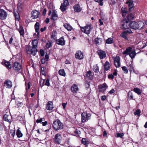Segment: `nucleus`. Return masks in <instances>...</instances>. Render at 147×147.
Masks as SVG:
<instances>
[{"instance_id":"aec40b11","label":"nucleus","mask_w":147,"mask_h":147,"mask_svg":"<svg viewBox=\"0 0 147 147\" xmlns=\"http://www.w3.org/2000/svg\"><path fill=\"white\" fill-rule=\"evenodd\" d=\"M53 108V103L51 101H48L47 104L46 109L48 110H52Z\"/></svg>"},{"instance_id":"6ab92c4d","label":"nucleus","mask_w":147,"mask_h":147,"mask_svg":"<svg viewBox=\"0 0 147 147\" xmlns=\"http://www.w3.org/2000/svg\"><path fill=\"white\" fill-rule=\"evenodd\" d=\"M107 87L108 86L105 83L100 85L99 87V91L101 92H104Z\"/></svg>"},{"instance_id":"1a4fd4ad","label":"nucleus","mask_w":147,"mask_h":147,"mask_svg":"<svg viewBox=\"0 0 147 147\" xmlns=\"http://www.w3.org/2000/svg\"><path fill=\"white\" fill-rule=\"evenodd\" d=\"M75 58L79 60H81L84 58L83 53L80 51H77L75 54Z\"/></svg>"},{"instance_id":"5701e85b","label":"nucleus","mask_w":147,"mask_h":147,"mask_svg":"<svg viewBox=\"0 0 147 147\" xmlns=\"http://www.w3.org/2000/svg\"><path fill=\"white\" fill-rule=\"evenodd\" d=\"M58 17L55 11L52 13L51 19L53 20L57 19Z\"/></svg>"},{"instance_id":"c756f323","label":"nucleus","mask_w":147,"mask_h":147,"mask_svg":"<svg viewBox=\"0 0 147 147\" xmlns=\"http://www.w3.org/2000/svg\"><path fill=\"white\" fill-rule=\"evenodd\" d=\"M110 65L109 62L107 61L105 62L104 65V68L105 70L108 71L110 68Z\"/></svg>"},{"instance_id":"0e129e2a","label":"nucleus","mask_w":147,"mask_h":147,"mask_svg":"<svg viewBox=\"0 0 147 147\" xmlns=\"http://www.w3.org/2000/svg\"><path fill=\"white\" fill-rule=\"evenodd\" d=\"M67 105V103H63L62 104V106H63V108L64 109H65V108L66 107V106Z\"/></svg>"},{"instance_id":"9b49d317","label":"nucleus","mask_w":147,"mask_h":147,"mask_svg":"<svg viewBox=\"0 0 147 147\" xmlns=\"http://www.w3.org/2000/svg\"><path fill=\"white\" fill-rule=\"evenodd\" d=\"M115 65L117 67H119L120 66V58L119 56H117L114 59Z\"/></svg>"},{"instance_id":"20e7f679","label":"nucleus","mask_w":147,"mask_h":147,"mask_svg":"<svg viewBox=\"0 0 147 147\" xmlns=\"http://www.w3.org/2000/svg\"><path fill=\"white\" fill-rule=\"evenodd\" d=\"M93 28L91 25L90 24L84 27H81L80 29L82 32L88 34H89L92 29Z\"/></svg>"},{"instance_id":"603ef678","label":"nucleus","mask_w":147,"mask_h":147,"mask_svg":"<svg viewBox=\"0 0 147 147\" xmlns=\"http://www.w3.org/2000/svg\"><path fill=\"white\" fill-rule=\"evenodd\" d=\"M124 136V134L123 133H117L116 137L117 138L120 137L122 138Z\"/></svg>"},{"instance_id":"052dcab7","label":"nucleus","mask_w":147,"mask_h":147,"mask_svg":"<svg viewBox=\"0 0 147 147\" xmlns=\"http://www.w3.org/2000/svg\"><path fill=\"white\" fill-rule=\"evenodd\" d=\"M30 84L29 82H28V86H26V90H27V89H29L30 88Z\"/></svg>"},{"instance_id":"864d4df0","label":"nucleus","mask_w":147,"mask_h":147,"mask_svg":"<svg viewBox=\"0 0 147 147\" xmlns=\"http://www.w3.org/2000/svg\"><path fill=\"white\" fill-rule=\"evenodd\" d=\"M45 85L47 86H50V84L49 83V79H47L46 80Z\"/></svg>"},{"instance_id":"7c9ffc66","label":"nucleus","mask_w":147,"mask_h":147,"mask_svg":"<svg viewBox=\"0 0 147 147\" xmlns=\"http://www.w3.org/2000/svg\"><path fill=\"white\" fill-rule=\"evenodd\" d=\"M121 11L122 13V15L123 17H125L126 15L127 12L126 8H121Z\"/></svg>"},{"instance_id":"49530a36","label":"nucleus","mask_w":147,"mask_h":147,"mask_svg":"<svg viewBox=\"0 0 147 147\" xmlns=\"http://www.w3.org/2000/svg\"><path fill=\"white\" fill-rule=\"evenodd\" d=\"M141 113V111L140 109L137 110L136 112H134V114L135 115H137L138 116H139Z\"/></svg>"},{"instance_id":"72a5a7b5","label":"nucleus","mask_w":147,"mask_h":147,"mask_svg":"<svg viewBox=\"0 0 147 147\" xmlns=\"http://www.w3.org/2000/svg\"><path fill=\"white\" fill-rule=\"evenodd\" d=\"M133 91L138 95H140L142 93L141 90L138 88H134Z\"/></svg>"},{"instance_id":"4d7b16f0","label":"nucleus","mask_w":147,"mask_h":147,"mask_svg":"<svg viewBox=\"0 0 147 147\" xmlns=\"http://www.w3.org/2000/svg\"><path fill=\"white\" fill-rule=\"evenodd\" d=\"M45 80H41L40 82V85L41 86H43V84L45 82Z\"/></svg>"},{"instance_id":"a211bd4d","label":"nucleus","mask_w":147,"mask_h":147,"mask_svg":"<svg viewBox=\"0 0 147 147\" xmlns=\"http://www.w3.org/2000/svg\"><path fill=\"white\" fill-rule=\"evenodd\" d=\"M39 13L36 10H34L32 12V17L33 19H35L38 17Z\"/></svg>"},{"instance_id":"79ce46f5","label":"nucleus","mask_w":147,"mask_h":147,"mask_svg":"<svg viewBox=\"0 0 147 147\" xmlns=\"http://www.w3.org/2000/svg\"><path fill=\"white\" fill-rule=\"evenodd\" d=\"M106 42L107 44H111L113 43V40L112 38H109L106 40Z\"/></svg>"},{"instance_id":"393cba45","label":"nucleus","mask_w":147,"mask_h":147,"mask_svg":"<svg viewBox=\"0 0 147 147\" xmlns=\"http://www.w3.org/2000/svg\"><path fill=\"white\" fill-rule=\"evenodd\" d=\"M1 63L3 65L4 64L6 67L7 69H10L11 68V65L10 63L8 61H5L4 63L3 62H2Z\"/></svg>"},{"instance_id":"dca6fc26","label":"nucleus","mask_w":147,"mask_h":147,"mask_svg":"<svg viewBox=\"0 0 147 147\" xmlns=\"http://www.w3.org/2000/svg\"><path fill=\"white\" fill-rule=\"evenodd\" d=\"M126 3L128 4V6L129 7V11H132L134 8V5L133 1L131 0L128 1Z\"/></svg>"},{"instance_id":"9d476101","label":"nucleus","mask_w":147,"mask_h":147,"mask_svg":"<svg viewBox=\"0 0 147 147\" xmlns=\"http://www.w3.org/2000/svg\"><path fill=\"white\" fill-rule=\"evenodd\" d=\"M12 67L14 70L18 71L22 68V66L20 63L16 62L13 63Z\"/></svg>"},{"instance_id":"f257e3e1","label":"nucleus","mask_w":147,"mask_h":147,"mask_svg":"<svg viewBox=\"0 0 147 147\" xmlns=\"http://www.w3.org/2000/svg\"><path fill=\"white\" fill-rule=\"evenodd\" d=\"M144 23L141 21L137 22L135 21H131L129 24L130 27L133 29H139L142 27L144 26Z\"/></svg>"},{"instance_id":"f704fd0d","label":"nucleus","mask_w":147,"mask_h":147,"mask_svg":"<svg viewBox=\"0 0 147 147\" xmlns=\"http://www.w3.org/2000/svg\"><path fill=\"white\" fill-rule=\"evenodd\" d=\"M16 135L19 138L22 137L23 136L22 134L19 129L17 130Z\"/></svg>"},{"instance_id":"4be33fe9","label":"nucleus","mask_w":147,"mask_h":147,"mask_svg":"<svg viewBox=\"0 0 147 147\" xmlns=\"http://www.w3.org/2000/svg\"><path fill=\"white\" fill-rule=\"evenodd\" d=\"M74 10L75 11L79 12L81 11V9L80 8L79 5L78 4H76L74 6Z\"/></svg>"},{"instance_id":"de8ad7c7","label":"nucleus","mask_w":147,"mask_h":147,"mask_svg":"<svg viewBox=\"0 0 147 147\" xmlns=\"http://www.w3.org/2000/svg\"><path fill=\"white\" fill-rule=\"evenodd\" d=\"M51 43L49 41H48L46 43V46L47 48H49L51 46Z\"/></svg>"},{"instance_id":"7ed1b4c3","label":"nucleus","mask_w":147,"mask_h":147,"mask_svg":"<svg viewBox=\"0 0 147 147\" xmlns=\"http://www.w3.org/2000/svg\"><path fill=\"white\" fill-rule=\"evenodd\" d=\"M91 114L90 113L84 112L81 114V122L82 123H85L87 122L91 119Z\"/></svg>"},{"instance_id":"a878e982","label":"nucleus","mask_w":147,"mask_h":147,"mask_svg":"<svg viewBox=\"0 0 147 147\" xmlns=\"http://www.w3.org/2000/svg\"><path fill=\"white\" fill-rule=\"evenodd\" d=\"M38 43V41L37 39H34L33 40L32 44V47L33 48H35V49H37L36 48L37 47V44Z\"/></svg>"},{"instance_id":"58836bf2","label":"nucleus","mask_w":147,"mask_h":147,"mask_svg":"<svg viewBox=\"0 0 147 147\" xmlns=\"http://www.w3.org/2000/svg\"><path fill=\"white\" fill-rule=\"evenodd\" d=\"M93 70L95 73H98L99 71V69L98 66L96 65L93 66Z\"/></svg>"},{"instance_id":"e2e57ef3","label":"nucleus","mask_w":147,"mask_h":147,"mask_svg":"<svg viewBox=\"0 0 147 147\" xmlns=\"http://www.w3.org/2000/svg\"><path fill=\"white\" fill-rule=\"evenodd\" d=\"M106 96H102L101 97V99L102 100H105L106 99Z\"/></svg>"},{"instance_id":"39448f33","label":"nucleus","mask_w":147,"mask_h":147,"mask_svg":"<svg viewBox=\"0 0 147 147\" xmlns=\"http://www.w3.org/2000/svg\"><path fill=\"white\" fill-rule=\"evenodd\" d=\"M26 52L27 54L32 55L34 56L35 55L37 51V49H35L33 47L31 48L30 45H28L26 47Z\"/></svg>"},{"instance_id":"473e14b6","label":"nucleus","mask_w":147,"mask_h":147,"mask_svg":"<svg viewBox=\"0 0 147 147\" xmlns=\"http://www.w3.org/2000/svg\"><path fill=\"white\" fill-rule=\"evenodd\" d=\"M64 26L69 31H71L72 29L71 26L68 24H64Z\"/></svg>"},{"instance_id":"b1692460","label":"nucleus","mask_w":147,"mask_h":147,"mask_svg":"<svg viewBox=\"0 0 147 147\" xmlns=\"http://www.w3.org/2000/svg\"><path fill=\"white\" fill-rule=\"evenodd\" d=\"M131 48L129 47L126 48L125 50L124 51L123 53V55H129L130 52L131 51Z\"/></svg>"},{"instance_id":"37998d69","label":"nucleus","mask_w":147,"mask_h":147,"mask_svg":"<svg viewBox=\"0 0 147 147\" xmlns=\"http://www.w3.org/2000/svg\"><path fill=\"white\" fill-rule=\"evenodd\" d=\"M10 117V116L6 114H5L3 116V119L4 120L7 121H9V119Z\"/></svg>"},{"instance_id":"2f4dec72","label":"nucleus","mask_w":147,"mask_h":147,"mask_svg":"<svg viewBox=\"0 0 147 147\" xmlns=\"http://www.w3.org/2000/svg\"><path fill=\"white\" fill-rule=\"evenodd\" d=\"M20 34L21 36H23L24 33V30L23 28V27L22 26H20L19 28L18 29Z\"/></svg>"},{"instance_id":"13d9d810","label":"nucleus","mask_w":147,"mask_h":147,"mask_svg":"<svg viewBox=\"0 0 147 147\" xmlns=\"http://www.w3.org/2000/svg\"><path fill=\"white\" fill-rule=\"evenodd\" d=\"M46 61V60H45V58H43L41 60V63L42 64H44L45 63Z\"/></svg>"},{"instance_id":"3c124183","label":"nucleus","mask_w":147,"mask_h":147,"mask_svg":"<svg viewBox=\"0 0 147 147\" xmlns=\"http://www.w3.org/2000/svg\"><path fill=\"white\" fill-rule=\"evenodd\" d=\"M10 133L11 135L13 137L15 134V130L12 129L10 130Z\"/></svg>"},{"instance_id":"c9c22d12","label":"nucleus","mask_w":147,"mask_h":147,"mask_svg":"<svg viewBox=\"0 0 147 147\" xmlns=\"http://www.w3.org/2000/svg\"><path fill=\"white\" fill-rule=\"evenodd\" d=\"M134 18V15L132 13H130L128 14L127 16V20H128L129 21V20L133 19Z\"/></svg>"},{"instance_id":"a18cd8bd","label":"nucleus","mask_w":147,"mask_h":147,"mask_svg":"<svg viewBox=\"0 0 147 147\" xmlns=\"http://www.w3.org/2000/svg\"><path fill=\"white\" fill-rule=\"evenodd\" d=\"M94 1L99 3V5L100 6H102L103 5V2L102 0H94Z\"/></svg>"},{"instance_id":"6e6d98bb","label":"nucleus","mask_w":147,"mask_h":147,"mask_svg":"<svg viewBox=\"0 0 147 147\" xmlns=\"http://www.w3.org/2000/svg\"><path fill=\"white\" fill-rule=\"evenodd\" d=\"M40 54L41 56L42 57L44 55V51L42 49H40Z\"/></svg>"},{"instance_id":"f3484780","label":"nucleus","mask_w":147,"mask_h":147,"mask_svg":"<svg viewBox=\"0 0 147 147\" xmlns=\"http://www.w3.org/2000/svg\"><path fill=\"white\" fill-rule=\"evenodd\" d=\"M4 86L7 88H10L12 86L11 82L10 80H6L4 83Z\"/></svg>"},{"instance_id":"09e8293b","label":"nucleus","mask_w":147,"mask_h":147,"mask_svg":"<svg viewBox=\"0 0 147 147\" xmlns=\"http://www.w3.org/2000/svg\"><path fill=\"white\" fill-rule=\"evenodd\" d=\"M40 73L42 74L43 75H45V71L44 70V68L43 67H41V70H40Z\"/></svg>"},{"instance_id":"2eb2a0df","label":"nucleus","mask_w":147,"mask_h":147,"mask_svg":"<svg viewBox=\"0 0 147 147\" xmlns=\"http://www.w3.org/2000/svg\"><path fill=\"white\" fill-rule=\"evenodd\" d=\"M7 14L6 12L3 9L0 10V18L1 20L5 19L7 17Z\"/></svg>"},{"instance_id":"c03bdc74","label":"nucleus","mask_w":147,"mask_h":147,"mask_svg":"<svg viewBox=\"0 0 147 147\" xmlns=\"http://www.w3.org/2000/svg\"><path fill=\"white\" fill-rule=\"evenodd\" d=\"M128 98L131 99H133V96L132 93L131 91H129L128 94Z\"/></svg>"},{"instance_id":"8fccbe9b","label":"nucleus","mask_w":147,"mask_h":147,"mask_svg":"<svg viewBox=\"0 0 147 147\" xmlns=\"http://www.w3.org/2000/svg\"><path fill=\"white\" fill-rule=\"evenodd\" d=\"M122 70L125 71V72L127 74L128 73V70L127 68L125 66H123L122 67Z\"/></svg>"},{"instance_id":"c85d7f7f","label":"nucleus","mask_w":147,"mask_h":147,"mask_svg":"<svg viewBox=\"0 0 147 147\" xmlns=\"http://www.w3.org/2000/svg\"><path fill=\"white\" fill-rule=\"evenodd\" d=\"M86 77L90 80H92L93 78L92 75V72L90 71H88L86 74Z\"/></svg>"},{"instance_id":"774afa93","label":"nucleus","mask_w":147,"mask_h":147,"mask_svg":"<svg viewBox=\"0 0 147 147\" xmlns=\"http://www.w3.org/2000/svg\"><path fill=\"white\" fill-rule=\"evenodd\" d=\"M115 92V90L114 89H112L109 91V93L110 94H112Z\"/></svg>"},{"instance_id":"f8f14e48","label":"nucleus","mask_w":147,"mask_h":147,"mask_svg":"<svg viewBox=\"0 0 147 147\" xmlns=\"http://www.w3.org/2000/svg\"><path fill=\"white\" fill-rule=\"evenodd\" d=\"M131 32V31L130 29L127 30L123 32L121 34L120 36L126 40H128V38L127 36L128 33H130Z\"/></svg>"},{"instance_id":"cd10ccee","label":"nucleus","mask_w":147,"mask_h":147,"mask_svg":"<svg viewBox=\"0 0 147 147\" xmlns=\"http://www.w3.org/2000/svg\"><path fill=\"white\" fill-rule=\"evenodd\" d=\"M136 53L135 50H134L132 51H131L129 55L131 59H133L136 55Z\"/></svg>"},{"instance_id":"69168bd1","label":"nucleus","mask_w":147,"mask_h":147,"mask_svg":"<svg viewBox=\"0 0 147 147\" xmlns=\"http://www.w3.org/2000/svg\"><path fill=\"white\" fill-rule=\"evenodd\" d=\"M13 40V38H12V37H11L9 40V42L10 44H12V42Z\"/></svg>"},{"instance_id":"680f3d73","label":"nucleus","mask_w":147,"mask_h":147,"mask_svg":"<svg viewBox=\"0 0 147 147\" xmlns=\"http://www.w3.org/2000/svg\"><path fill=\"white\" fill-rule=\"evenodd\" d=\"M46 9L45 8L43 10L42 14V15L43 16H45L46 14Z\"/></svg>"},{"instance_id":"ddd939ff","label":"nucleus","mask_w":147,"mask_h":147,"mask_svg":"<svg viewBox=\"0 0 147 147\" xmlns=\"http://www.w3.org/2000/svg\"><path fill=\"white\" fill-rule=\"evenodd\" d=\"M97 53L101 59H102L106 57V54L105 51L100 50H98Z\"/></svg>"},{"instance_id":"ea45409f","label":"nucleus","mask_w":147,"mask_h":147,"mask_svg":"<svg viewBox=\"0 0 147 147\" xmlns=\"http://www.w3.org/2000/svg\"><path fill=\"white\" fill-rule=\"evenodd\" d=\"M14 15L16 19L19 20L20 18V16L18 12L16 11L14 12Z\"/></svg>"},{"instance_id":"4c0bfd02","label":"nucleus","mask_w":147,"mask_h":147,"mask_svg":"<svg viewBox=\"0 0 147 147\" xmlns=\"http://www.w3.org/2000/svg\"><path fill=\"white\" fill-rule=\"evenodd\" d=\"M39 27V24L38 22H37L35 25V29L36 32H38Z\"/></svg>"},{"instance_id":"f03ea898","label":"nucleus","mask_w":147,"mask_h":147,"mask_svg":"<svg viewBox=\"0 0 147 147\" xmlns=\"http://www.w3.org/2000/svg\"><path fill=\"white\" fill-rule=\"evenodd\" d=\"M53 128L55 131L62 129L63 128V125L59 120H55L52 124Z\"/></svg>"},{"instance_id":"bb28decb","label":"nucleus","mask_w":147,"mask_h":147,"mask_svg":"<svg viewBox=\"0 0 147 147\" xmlns=\"http://www.w3.org/2000/svg\"><path fill=\"white\" fill-rule=\"evenodd\" d=\"M43 121V119L42 118H40V119H38L36 120V122L37 123H42V125L43 126L46 125L47 123V121H45L44 122H42Z\"/></svg>"},{"instance_id":"a19ab883","label":"nucleus","mask_w":147,"mask_h":147,"mask_svg":"<svg viewBox=\"0 0 147 147\" xmlns=\"http://www.w3.org/2000/svg\"><path fill=\"white\" fill-rule=\"evenodd\" d=\"M59 74L62 76H65V73L64 69H60L59 71Z\"/></svg>"},{"instance_id":"4468645a","label":"nucleus","mask_w":147,"mask_h":147,"mask_svg":"<svg viewBox=\"0 0 147 147\" xmlns=\"http://www.w3.org/2000/svg\"><path fill=\"white\" fill-rule=\"evenodd\" d=\"M57 44L63 46L65 44V41L63 37L60 38L56 40Z\"/></svg>"},{"instance_id":"423d86ee","label":"nucleus","mask_w":147,"mask_h":147,"mask_svg":"<svg viewBox=\"0 0 147 147\" xmlns=\"http://www.w3.org/2000/svg\"><path fill=\"white\" fill-rule=\"evenodd\" d=\"M54 142L57 144H60L62 140L61 135L59 133L56 134L54 138Z\"/></svg>"},{"instance_id":"0eeeda50","label":"nucleus","mask_w":147,"mask_h":147,"mask_svg":"<svg viewBox=\"0 0 147 147\" xmlns=\"http://www.w3.org/2000/svg\"><path fill=\"white\" fill-rule=\"evenodd\" d=\"M129 22L128 20H123L121 23V28L123 29H128L129 28Z\"/></svg>"},{"instance_id":"bf43d9fd","label":"nucleus","mask_w":147,"mask_h":147,"mask_svg":"<svg viewBox=\"0 0 147 147\" xmlns=\"http://www.w3.org/2000/svg\"><path fill=\"white\" fill-rule=\"evenodd\" d=\"M129 69L130 70H133V64L132 63H131L129 65Z\"/></svg>"},{"instance_id":"412c9836","label":"nucleus","mask_w":147,"mask_h":147,"mask_svg":"<svg viewBox=\"0 0 147 147\" xmlns=\"http://www.w3.org/2000/svg\"><path fill=\"white\" fill-rule=\"evenodd\" d=\"M71 90L73 93H76L77 91L78 90V88L76 84H74L71 87Z\"/></svg>"},{"instance_id":"338daca9","label":"nucleus","mask_w":147,"mask_h":147,"mask_svg":"<svg viewBox=\"0 0 147 147\" xmlns=\"http://www.w3.org/2000/svg\"><path fill=\"white\" fill-rule=\"evenodd\" d=\"M46 29V27H44V28H41L40 29V31L41 32H43L45 29Z\"/></svg>"},{"instance_id":"5fc2aeb1","label":"nucleus","mask_w":147,"mask_h":147,"mask_svg":"<svg viewBox=\"0 0 147 147\" xmlns=\"http://www.w3.org/2000/svg\"><path fill=\"white\" fill-rule=\"evenodd\" d=\"M108 78L109 79H113L114 78V76L112 74H110L108 75Z\"/></svg>"},{"instance_id":"6e6552de","label":"nucleus","mask_w":147,"mask_h":147,"mask_svg":"<svg viewBox=\"0 0 147 147\" xmlns=\"http://www.w3.org/2000/svg\"><path fill=\"white\" fill-rule=\"evenodd\" d=\"M63 3H62L60 7V9L62 11H65L67 8V7L69 5V2L68 0H63Z\"/></svg>"},{"instance_id":"e433bc0d","label":"nucleus","mask_w":147,"mask_h":147,"mask_svg":"<svg viewBox=\"0 0 147 147\" xmlns=\"http://www.w3.org/2000/svg\"><path fill=\"white\" fill-rule=\"evenodd\" d=\"M94 41L96 44L98 45L101 43L102 39L101 38H98L95 39Z\"/></svg>"}]
</instances>
